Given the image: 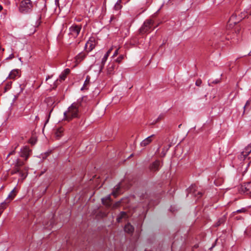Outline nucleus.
I'll return each mask as SVG.
<instances>
[{
  "label": "nucleus",
  "mask_w": 251,
  "mask_h": 251,
  "mask_svg": "<svg viewBox=\"0 0 251 251\" xmlns=\"http://www.w3.org/2000/svg\"><path fill=\"white\" fill-rule=\"evenodd\" d=\"M80 104L74 102L70 106L68 110L64 113V119L67 121H70L74 118L79 117V107Z\"/></svg>",
  "instance_id": "1"
},
{
  "label": "nucleus",
  "mask_w": 251,
  "mask_h": 251,
  "mask_svg": "<svg viewBox=\"0 0 251 251\" xmlns=\"http://www.w3.org/2000/svg\"><path fill=\"white\" fill-rule=\"evenodd\" d=\"M24 162L20 159H17L14 167L11 171V175H14L17 173L19 174V176L22 179H24L27 176V169L25 168L24 170L21 169V168L24 166Z\"/></svg>",
  "instance_id": "2"
},
{
  "label": "nucleus",
  "mask_w": 251,
  "mask_h": 251,
  "mask_svg": "<svg viewBox=\"0 0 251 251\" xmlns=\"http://www.w3.org/2000/svg\"><path fill=\"white\" fill-rule=\"evenodd\" d=\"M157 25H154L153 21L151 19H148L145 21L143 25L140 29V32L142 34L150 32L153 30Z\"/></svg>",
  "instance_id": "3"
},
{
  "label": "nucleus",
  "mask_w": 251,
  "mask_h": 251,
  "mask_svg": "<svg viewBox=\"0 0 251 251\" xmlns=\"http://www.w3.org/2000/svg\"><path fill=\"white\" fill-rule=\"evenodd\" d=\"M32 4L30 0H23L19 7V11L22 13H27L32 9Z\"/></svg>",
  "instance_id": "4"
},
{
  "label": "nucleus",
  "mask_w": 251,
  "mask_h": 251,
  "mask_svg": "<svg viewBox=\"0 0 251 251\" xmlns=\"http://www.w3.org/2000/svg\"><path fill=\"white\" fill-rule=\"evenodd\" d=\"M81 27L79 25H73L69 28V34L74 38H76L79 34Z\"/></svg>",
  "instance_id": "5"
},
{
  "label": "nucleus",
  "mask_w": 251,
  "mask_h": 251,
  "mask_svg": "<svg viewBox=\"0 0 251 251\" xmlns=\"http://www.w3.org/2000/svg\"><path fill=\"white\" fill-rule=\"evenodd\" d=\"M95 40L93 37L90 38L85 44V49L87 51H91L95 47Z\"/></svg>",
  "instance_id": "6"
},
{
  "label": "nucleus",
  "mask_w": 251,
  "mask_h": 251,
  "mask_svg": "<svg viewBox=\"0 0 251 251\" xmlns=\"http://www.w3.org/2000/svg\"><path fill=\"white\" fill-rule=\"evenodd\" d=\"M251 152V143L249 144L245 148L243 151L241 152L239 158L241 160H244L247 156Z\"/></svg>",
  "instance_id": "7"
},
{
  "label": "nucleus",
  "mask_w": 251,
  "mask_h": 251,
  "mask_svg": "<svg viewBox=\"0 0 251 251\" xmlns=\"http://www.w3.org/2000/svg\"><path fill=\"white\" fill-rule=\"evenodd\" d=\"M30 152L31 150L28 148L24 147L21 150L20 156L25 158V160H26L29 156Z\"/></svg>",
  "instance_id": "8"
},
{
  "label": "nucleus",
  "mask_w": 251,
  "mask_h": 251,
  "mask_svg": "<svg viewBox=\"0 0 251 251\" xmlns=\"http://www.w3.org/2000/svg\"><path fill=\"white\" fill-rule=\"evenodd\" d=\"M196 186L194 184L192 185L188 189V192L189 193H192L195 196L198 197V198H200L202 196V194L201 192H198L197 194L196 193Z\"/></svg>",
  "instance_id": "9"
},
{
  "label": "nucleus",
  "mask_w": 251,
  "mask_h": 251,
  "mask_svg": "<svg viewBox=\"0 0 251 251\" xmlns=\"http://www.w3.org/2000/svg\"><path fill=\"white\" fill-rule=\"evenodd\" d=\"M154 137V135L152 134L146 139H145L144 140H143L141 143L140 146L141 147H145L147 146V145H149L152 141V138Z\"/></svg>",
  "instance_id": "10"
},
{
  "label": "nucleus",
  "mask_w": 251,
  "mask_h": 251,
  "mask_svg": "<svg viewBox=\"0 0 251 251\" xmlns=\"http://www.w3.org/2000/svg\"><path fill=\"white\" fill-rule=\"evenodd\" d=\"M20 71L18 69H14L11 71L10 73L8 78L10 79H14L16 77H20Z\"/></svg>",
  "instance_id": "11"
},
{
  "label": "nucleus",
  "mask_w": 251,
  "mask_h": 251,
  "mask_svg": "<svg viewBox=\"0 0 251 251\" xmlns=\"http://www.w3.org/2000/svg\"><path fill=\"white\" fill-rule=\"evenodd\" d=\"M160 167V162L159 160H156L151 165L150 169L152 171H157L159 170Z\"/></svg>",
  "instance_id": "12"
},
{
  "label": "nucleus",
  "mask_w": 251,
  "mask_h": 251,
  "mask_svg": "<svg viewBox=\"0 0 251 251\" xmlns=\"http://www.w3.org/2000/svg\"><path fill=\"white\" fill-rule=\"evenodd\" d=\"M86 55H87V53L86 52H81L79 53L75 57V62L77 63H80L81 61H82L86 57Z\"/></svg>",
  "instance_id": "13"
},
{
  "label": "nucleus",
  "mask_w": 251,
  "mask_h": 251,
  "mask_svg": "<svg viewBox=\"0 0 251 251\" xmlns=\"http://www.w3.org/2000/svg\"><path fill=\"white\" fill-rule=\"evenodd\" d=\"M101 201L102 203L104 205H105L106 206L110 207L111 206V200L110 195L107 196L104 198L101 199Z\"/></svg>",
  "instance_id": "14"
},
{
  "label": "nucleus",
  "mask_w": 251,
  "mask_h": 251,
  "mask_svg": "<svg viewBox=\"0 0 251 251\" xmlns=\"http://www.w3.org/2000/svg\"><path fill=\"white\" fill-rule=\"evenodd\" d=\"M134 227L129 223H127L125 226L124 230L128 233H132L134 231Z\"/></svg>",
  "instance_id": "15"
},
{
  "label": "nucleus",
  "mask_w": 251,
  "mask_h": 251,
  "mask_svg": "<svg viewBox=\"0 0 251 251\" xmlns=\"http://www.w3.org/2000/svg\"><path fill=\"white\" fill-rule=\"evenodd\" d=\"M70 72V70L69 69H66L59 75L60 81L64 80L66 77L67 75L69 74Z\"/></svg>",
  "instance_id": "16"
},
{
  "label": "nucleus",
  "mask_w": 251,
  "mask_h": 251,
  "mask_svg": "<svg viewBox=\"0 0 251 251\" xmlns=\"http://www.w3.org/2000/svg\"><path fill=\"white\" fill-rule=\"evenodd\" d=\"M120 183H119L118 184L116 185L114 187V189L113 192H112V195L115 197H116L120 194Z\"/></svg>",
  "instance_id": "17"
},
{
  "label": "nucleus",
  "mask_w": 251,
  "mask_h": 251,
  "mask_svg": "<svg viewBox=\"0 0 251 251\" xmlns=\"http://www.w3.org/2000/svg\"><path fill=\"white\" fill-rule=\"evenodd\" d=\"M64 129L62 127H60L55 129V135L57 139H59L62 135Z\"/></svg>",
  "instance_id": "18"
},
{
  "label": "nucleus",
  "mask_w": 251,
  "mask_h": 251,
  "mask_svg": "<svg viewBox=\"0 0 251 251\" xmlns=\"http://www.w3.org/2000/svg\"><path fill=\"white\" fill-rule=\"evenodd\" d=\"M90 77L89 75H87L85 81L84 83L83 86L81 89V90L88 89V85L90 83Z\"/></svg>",
  "instance_id": "19"
},
{
  "label": "nucleus",
  "mask_w": 251,
  "mask_h": 251,
  "mask_svg": "<svg viewBox=\"0 0 251 251\" xmlns=\"http://www.w3.org/2000/svg\"><path fill=\"white\" fill-rule=\"evenodd\" d=\"M9 202L10 201H7V200H5L4 201L1 202L0 204V212L2 213Z\"/></svg>",
  "instance_id": "20"
},
{
  "label": "nucleus",
  "mask_w": 251,
  "mask_h": 251,
  "mask_svg": "<svg viewBox=\"0 0 251 251\" xmlns=\"http://www.w3.org/2000/svg\"><path fill=\"white\" fill-rule=\"evenodd\" d=\"M115 67L114 63H109L107 66V72L108 74H111L112 73Z\"/></svg>",
  "instance_id": "21"
},
{
  "label": "nucleus",
  "mask_w": 251,
  "mask_h": 251,
  "mask_svg": "<svg viewBox=\"0 0 251 251\" xmlns=\"http://www.w3.org/2000/svg\"><path fill=\"white\" fill-rule=\"evenodd\" d=\"M14 191H15V188L13 189L11 191V192L8 195L7 198H6V199L5 200H7V201H10L12 200H13L15 196V194L14 193Z\"/></svg>",
  "instance_id": "22"
},
{
  "label": "nucleus",
  "mask_w": 251,
  "mask_h": 251,
  "mask_svg": "<svg viewBox=\"0 0 251 251\" xmlns=\"http://www.w3.org/2000/svg\"><path fill=\"white\" fill-rule=\"evenodd\" d=\"M236 15L233 14L230 18L229 21H228V24L229 25H231L232 24H236L238 21H235V19L236 18Z\"/></svg>",
  "instance_id": "23"
},
{
  "label": "nucleus",
  "mask_w": 251,
  "mask_h": 251,
  "mask_svg": "<svg viewBox=\"0 0 251 251\" xmlns=\"http://www.w3.org/2000/svg\"><path fill=\"white\" fill-rule=\"evenodd\" d=\"M251 108V100H247L246 103V104L244 106V111L246 110H249Z\"/></svg>",
  "instance_id": "24"
},
{
  "label": "nucleus",
  "mask_w": 251,
  "mask_h": 251,
  "mask_svg": "<svg viewBox=\"0 0 251 251\" xmlns=\"http://www.w3.org/2000/svg\"><path fill=\"white\" fill-rule=\"evenodd\" d=\"M121 2H122V0H118L117 2L116 3L115 6H114V8L116 10H119V9H120L122 8V6L121 4Z\"/></svg>",
  "instance_id": "25"
},
{
  "label": "nucleus",
  "mask_w": 251,
  "mask_h": 251,
  "mask_svg": "<svg viewBox=\"0 0 251 251\" xmlns=\"http://www.w3.org/2000/svg\"><path fill=\"white\" fill-rule=\"evenodd\" d=\"M249 15H251V11L248 10L244 11L243 12L241 13V18H245L247 17Z\"/></svg>",
  "instance_id": "26"
},
{
  "label": "nucleus",
  "mask_w": 251,
  "mask_h": 251,
  "mask_svg": "<svg viewBox=\"0 0 251 251\" xmlns=\"http://www.w3.org/2000/svg\"><path fill=\"white\" fill-rule=\"evenodd\" d=\"M108 56H109L107 55V54H105V55H104L101 60V64L102 66L104 65V64L106 62Z\"/></svg>",
  "instance_id": "27"
},
{
  "label": "nucleus",
  "mask_w": 251,
  "mask_h": 251,
  "mask_svg": "<svg viewBox=\"0 0 251 251\" xmlns=\"http://www.w3.org/2000/svg\"><path fill=\"white\" fill-rule=\"evenodd\" d=\"M124 58V55H121L120 56H119L116 60L115 61L118 63H120L122 60Z\"/></svg>",
  "instance_id": "28"
},
{
  "label": "nucleus",
  "mask_w": 251,
  "mask_h": 251,
  "mask_svg": "<svg viewBox=\"0 0 251 251\" xmlns=\"http://www.w3.org/2000/svg\"><path fill=\"white\" fill-rule=\"evenodd\" d=\"M201 83H202V81H201V79H198L196 80L195 84L197 86H201Z\"/></svg>",
  "instance_id": "29"
},
{
  "label": "nucleus",
  "mask_w": 251,
  "mask_h": 251,
  "mask_svg": "<svg viewBox=\"0 0 251 251\" xmlns=\"http://www.w3.org/2000/svg\"><path fill=\"white\" fill-rule=\"evenodd\" d=\"M126 213L125 212H121L119 216L122 217V219L126 216Z\"/></svg>",
  "instance_id": "30"
},
{
  "label": "nucleus",
  "mask_w": 251,
  "mask_h": 251,
  "mask_svg": "<svg viewBox=\"0 0 251 251\" xmlns=\"http://www.w3.org/2000/svg\"><path fill=\"white\" fill-rule=\"evenodd\" d=\"M120 204V201H118L116 202L113 206V208H115L118 207Z\"/></svg>",
  "instance_id": "31"
},
{
  "label": "nucleus",
  "mask_w": 251,
  "mask_h": 251,
  "mask_svg": "<svg viewBox=\"0 0 251 251\" xmlns=\"http://www.w3.org/2000/svg\"><path fill=\"white\" fill-rule=\"evenodd\" d=\"M118 51H119V49H116L115 50V51H114V54H113V55L112 56L113 57H114V56H117L118 55Z\"/></svg>",
  "instance_id": "32"
},
{
  "label": "nucleus",
  "mask_w": 251,
  "mask_h": 251,
  "mask_svg": "<svg viewBox=\"0 0 251 251\" xmlns=\"http://www.w3.org/2000/svg\"><path fill=\"white\" fill-rule=\"evenodd\" d=\"M246 211L245 208H242L241 209H239L236 211V212L237 213H240V212H245Z\"/></svg>",
  "instance_id": "33"
},
{
  "label": "nucleus",
  "mask_w": 251,
  "mask_h": 251,
  "mask_svg": "<svg viewBox=\"0 0 251 251\" xmlns=\"http://www.w3.org/2000/svg\"><path fill=\"white\" fill-rule=\"evenodd\" d=\"M163 117V116L162 115H160L157 119H156V122L159 121V120H161Z\"/></svg>",
  "instance_id": "34"
},
{
  "label": "nucleus",
  "mask_w": 251,
  "mask_h": 251,
  "mask_svg": "<svg viewBox=\"0 0 251 251\" xmlns=\"http://www.w3.org/2000/svg\"><path fill=\"white\" fill-rule=\"evenodd\" d=\"M122 219V217H120V216H118V217L117 218V221L118 223H120V222H121Z\"/></svg>",
  "instance_id": "35"
},
{
  "label": "nucleus",
  "mask_w": 251,
  "mask_h": 251,
  "mask_svg": "<svg viewBox=\"0 0 251 251\" xmlns=\"http://www.w3.org/2000/svg\"><path fill=\"white\" fill-rule=\"evenodd\" d=\"M112 50V48H110V49L108 50L106 52V53L105 54H107V55L109 56V54H110Z\"/></svg>",
  "instance_id": "36"
},
{
  "label": "nucleus",
  "mask_w": 251,
  "mask_h": 251,
  "mask_svg": "<svg viewBox=\"0 0 251 251\" xmlns=\"http://www.w3.org/2000/svg\"><path fill=\"white\" fill-rule=\"evenodd\" d=\"M14 153H15V151H11V152H10V153L8 154V156H7L8 157V156H10V155H12V154H14Z\"/></svg>",
  "instance_id": "37"
},
{
  "label": "nucleus",
  "mask_w": 251,
  "mask_h": 251,
  "mask_svg": "<svg viewBox=\"0 0 251 251\" xmlns=\"http://www.w3.org/2000/svg\"><path fill=\"white\" fill-rule=\"evenodd\" d=\"M240 29L238 28L236 30V32L237 33H240Z\"/></svg>",
  "instance_id": "38"
},
{
  "label": "nucleus",
  "mask_w": 251,
  "mask_h": 251,
  "mask_svg": "<svg viewBox=\"0 0 251 251\" xmlns=\"http://www.w3.org/2000/svg\"><path fill=\"white\" fill-rule=\"evenodd\" d=\"M52 109H51V110H50V112H51L52 111ZM50 114H49V115L48 119L47 120V121H46V124L47 123H48V122L49 118H50Z\"/></svg>",
  "instance_id": "39"
},
{
  "label": "nucleus",
  "mask_w": 251,
  "mask_h": 251,
  "mask_svg": "<svg viewBox=\"0 0 251 251\" xmlns=\"http://www.w3.org/2000/svg\"><path fill=\"white\" fill-rule=\"evenodd\" d=\"M51 77V76H48L47 77H46V80L47 81L49 79H50V78Z\"/></svg>",
  "instance_id": "40"
},
{
  "label": "nucleus",
  "mask_w": 251,
  "mask_h": 251,
  "mask_svg": "<svg viewBox=\"0 0 251 251\" xmlns=\"http://www.w3.org/2000/svg\"><path fill=\"white\" fill-rule=\"evenodd\" d=\"M14 57V55L13 54H11L10 56H9V58H13Z\"/></svg>",
  "instance_id": "41"
},
{
  "label": "nucleus",
  "mask_w": 251,
  "mask_h": 251,
  "mask_svg": "<svg viewBox=\"0 0 251 251\" xmlns=\"http://www.w3.org/2000/svg\"><path fill=\"white\" fill-rule=\"evenodd\" d=\"M3 7L1 5H0V12L2 10Z\"/></svg>",
  "instance_id": "42"
},
{
  "label": "nucleus",
  "mask_w": 251,
  "mask_h": 251,
  "mask_svg": "<svg viewBox=\"0 0 251 251\" xmlns=\"http://www.w3.org/2000/svg\"><path fill=\"white\" fill-rule=\"evenodd\" d=\"M55 2L56 3H59V0H55Z\"/></svg>",
  "instance_id": "43"
},
{
  "label": "nucleus",
  "mask_w": 251,
  "mask_h": 251,
  "mask_svg": "<svg viewBox=\"0 0 251 251\" xmlns=\"http://www.w3.org/2000/svg\"><path fill=\"white\" fill-rule=\"evenodd\" d=\"M248 55H249V56L251 55V51L248 53Z\"/></svg>",
  "instance_id": "44"
},
{
  "label": "nucleus",
  "mask_w": 251,
  "mask_h": 251,
  "mask_svg": "<svg viewBox=\"0 0 251 251\" xmlns=\"http://www.w3.org/2000/svg\"><path fill=\"white\" fill-rule=\"evenodd\" d=\"M10 85H11V84H8V85H7V87H8V88H10Z\"/></svg>",
  "instance_id": "45"
}]
</instances>
